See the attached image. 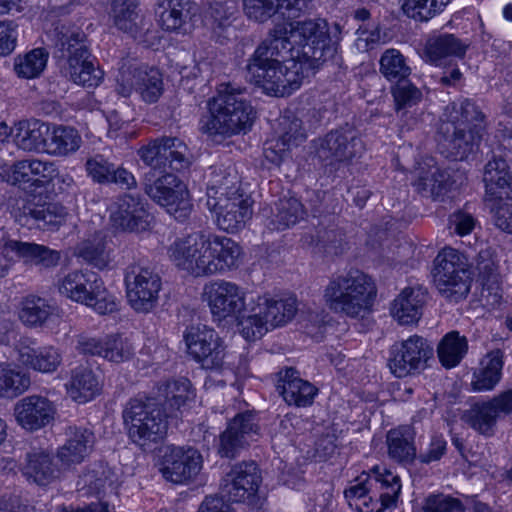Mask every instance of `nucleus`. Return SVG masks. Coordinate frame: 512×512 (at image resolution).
Here are the masks:
<instances>
[{"instance_id": "052dcab7", "label": "nucleus", "mask_w": 512, "mask_h": 512, "mask_svg": "<svg viewBox=\"0 0 512 512\" xmlns=\"http://www.w3.org/2000/svg\"><path fill=\"white\" fill-rule=\"evenodd\" d=\"M237 320L242 336L249 341L261 338L270 329L260 309L247 317L240 316Z\"/></svg>"}, {"instance_id": "3c124183", "label": "nucleus", "mask_w": 512, "mask_h": 512, "mask_svg": "<svg viewBox=\"0 0 512 512\" xmlns=\"http://www.w3.org/2000/svg\"><path fill=\"white\" fill-rule=\"evenodd\" d=\"M135 0H115L113 3L114 23L119 30L135 36L138 32L139 14Z\"/></svg>"}, {"instance_id": "423d86ee", "label": "nucleus", "mask_w": 512, "mask_h": 512, "mask_svg": "<svg viewBox=\"0 0 512 512\" xmlns=\"http://www.w3.org/2000/svg\"><path fill=\"white\" fill-rule=\"evenodd\" d=\"M400 492L398 475L385 468L374 467L370 473H362L352 481L344 496L356 512H383L396 505Z\"/></svg>"}, {"instance_id": "6e6552de", "label": "nucleus", "mask_w": 512, "mask_h": 512, "mask_svg": "<svg viewBox=\"0 0 512 512\" xmlns=\"http://www.w3.org/2000/svg\"><path fill=\"white\" fill-rule=\"evenodd\" d=\"M60 294L91 307L100 315L117 311L116 298L108 292L102 279L88 269L68 273L58 284Z\"/></svg>"}, {"instance_id": "f3484780", "label": "nucleus", "mask_w": 512, "mask_h": 512, "mask_svg": "<svg viewBox=\"0 0 512 512\" xmlns=\"http://www.w3.org/2000/svg\"><path fill=\"white\" fill-rule=\"evenodd\" d=\"M188 354L205 369H219L229 356L223 339L206 325L190 326L184 333Z\"/></svg>"}, {"instance_id": "2eb2a0df", "label": "nucleus", "mask_w": 512, "mask_h": 512, "mask_svg": "<svg viewBox=\"0 0 512 512\" xmlns=\"http://www.w3.org/2000/svg\"><path fill=\"white\" fill-rule=\"evenodd\" d=\"M433 354L434 349L426 338L412 335L391 346L388 366L398 378L415 375L426 369Z\"/></svg>"}, {"instance_id": "13d9d810", "label": "nucleus", "mask_w": 512, "mask_h": 512, "mask_svg": "<svg viewBox=\"0 0 512 512\" xmlns=\"http://www.w3.org/2000/svg\"><path fill=\"white\" fill-rule=\"evenodd\" d=\"M397 112L417 105L422 99V92L412 83L402 81L391 89Z\"/></svg>"}, {"instance_id": "7c9ffc66", "label": "nucleus", "mask_w": 512, "mask_h": 512, "mask_svg": "<svg viewBox=\"0 0 512 512\" xmlns=\"http://www.w3.org/2000/svg\"><path fill=\"white\" fill-rule=\"evenodd\" d=\"M197 5L191 0H168L166 9L160 15L161 27L169 32L189 34L193 30V17Z\"/></svg>"}, {"instance_id": "412c9836", "label": "nucleus", "mask_w": 512, "mask_h": 512, "mask_svg": "<svg viewBox=\"0 0 512 512\" xmlns=\"http://www.w3.org/2000/svg\"><path fill=\"white\" fill-rule=\"evenodd\" d=\"M202 469V456L192 447L167 446L162 455V476L174 484L192 481Z\"/></svg>"}, {"instance_id": "f03ea898", "label": "nucleus", "mask_w": 512, "mask_h": 512, "mask_svg": "<svg viewBox=\"0 0 512 512\" xmlns=\"http://www.w3.org/2000/svg\"><path fill=\"white\" fill-rule=\"evenodd\" d=\"M486 130L485 115L468 99L448 104L436 133L440 152L449 159L462 161L479 149Z\"/></svg>"}, {"instance_id": "dca6fc26", "label": "nucleus", "mask_w": 512, "mask_h": 512, "mask_svg": "<svg viewBox=\"0 0 512 512\" xmlns=\"http://www.w3.org/2000/svg\"><path fill=\"white\" fill-rule=\"evenodd\" d=\"M317 158L326 165L349 163L361 155L364 144L355 128L349 125L331 130L314 141Z\"/></svg>"}, {"instance_id": "58836bf2", "label": "nucleus", "mask_w": 512, "mask_h": 512, "mask_svg": "<svg viewBox=\"0 0 512 512\" xmlns=\"http://www.w3.org/2000/svg\"><path fill=\"white\" fill-rule=\"evenodd\" d=\"M474 273L478 272V281L482 285V296L491 305L498 304L502 298V288L498 266L493 258H475Z\"/></svg>"}, {"instance_id": "4468645a", "label": "nucleus", "mask_w": 512, "mask_h": 512, "mask_svg": "<svg viewBox=\"0 0 512 512\" xmlns=\"http://www.w3.org/2000/svg\"><path fill=\"white\" fill-rule=\"evenodd\" d=\"M214 322L239 319L246 308V292L234 282L213 280L203 286L201 294Z\"/></svg>"}, {"instance_id": "c756f323", "label": "nucleus", "mask_w": 512, "mask_h": 512, "mask_svg": "<svg viewBox=\"0 0 512 512\" xmlns=\"http://www.w3.org/2000/svg\"><path fill=\"white\" fill-rule=\"evenodd\" d=\"M428 299V290L422 286L406 287L391 305L392 316L402 325L417 323Z\"/></svg>"}, {"instance_id": "6e6d98bb", "label": "nucleus", "mask_w": 512, "mask_h": 512, "mask_svg": "<svg viewBox=\"0 0 512 512\" xmlns=\"http://www.w3.org/2000/svg\"><path fill=\"white\" fill-rule=\"evenodd\" d=\"M306 139L302 121L293 115L279 119V140L283 147L298 146Z\"/></svg>"}, {"instance_id": "69168bd1", "label": "nucleus", "mask_w": 512, "mask_h": 512, "mask_svg": "<svg viewBox=\"0 0 512 512\" xmlns=\"http://www.w3.org/2000/svg\"><path fill=\"white\" fill-rule=\"evenodd\" d=\"M86 171L88 175L97 183H109L111 180L114 164L110 163L103 156H95L86 162Z\"/></svg>"}, {"instance_id": "bb28decb", "label": "nucleus", "mask_w": 512, "mask_h": 512, "mask_svg": "<svg viewBox=\"0 0 512 512\" xmlns=\"http://www.w3.org/2000/svg\"><path fill=\"white\" fill-rule=\"evenodd\" d=\"M66 441L57 450V458L63 468L80 464L91 452L95 436L94 433L81 426H69L66 431Z\"/></svg>"}, {"instance_id": "20e7f679", "label": "nucleus", "mask_w": 512, "mask_h": 512, "mask_svg": "<svg viewBox=\"0 0 512 512\" xmlns=\"http://www.w3.org/2000/svg\"><path fill=\"white\" fill-rule=\"evenodd\" d=\"M377 296L374 279L357 268L331 275L323 289V301L335 314L363 318L372 311Z\"/></svg>"}, {"instance_id": "8fccbe9b", "label": "nucleus", "mask_w": 512, "mask_h": 512, "mask_svg": "<svg viewBox=\"0 0 512 512\" xmlns=\"http://www.w3.org/2000/svg\"><path fill=\"white\" fill-rule=\"evenodd\" d=\"M30 384L28 374L13 369L7 364H0V397H16L24 393Z\"/></svg>"}, {"instance_id": "6ab92c4d", "label": "nucleus", "mask_w": 512, "mask_h": 512, "mask_svg": "<svg viewBox=\"0 0 512 512\" xmlns=\"http://www.w3.org/2000/svg\"><path fill=\"white\" fill-rule=\"evenodd\" d=\"M217 190L211 187L207 190V207L217 214L216 222L220 229L227 232H235L244 227L246 221L251 218L252 210L248 201L237 190L230 195L221 192L216 197Z\"/></svg>"}, {"instance_id": "e433bc0d", "label": "nucleus", "mask_w": 512, "mask_h": 512, "mask_svg": "<svg viewBox=\"0 0 512 512\" xmlns=\"http://www.w3.org/2000/svg\"><path fill=\"white\" fill-rule=\"evenodd\" d=\"M503 355L500 350L488 353L481 361L480 368L474 372L472 387L474 391H491L499 383L502 375Z\"/></svg>"}, {"instance_id": "49530a36", "label": "nucleus", "mask_w": 512, "mask_h": 512, "mask_svg": "<svg viewBox=\"0 0 512 512\" xmlns=\"http://www.w3.org/2000/svg\"><path fill=\"white\" fill-rule=\"evenodd\" d=\"M379 72L386 80L397 84L410 76L411 68L399 50L389 48L380 57Z\"/></svg>"}, {"instance_id": "4d7b16f0", "label": "nucleus", "mask_w": 512, "mask_h": 512, "mask_svg": "<svg viewBox=\"0 0 512 512\" xmlns=\"http://www.w3.org/2000/svg\"><path fill=\"white\" fill-rule=\"evenodd\" d=\"M280 0H243L245 15L258 23H264L281 12Z\"/></svg>"}, {"instance_id": "393cba45", "label": "nucleus", "mask_w": 512, "mask_h": 512, "mask_svg": "<svg viewBox=\"0 0 512 512\" xmlns=\"http://www.w3.org/2000/svg\"><path fill=\"white\" fill-rule=\"evenodd\" d=\"M110 219L116 228L123 231L140 232L148 229L151 217L139 198L124 195L116 202Z\"/></svg>"}, {"instance_id": "2f4dec72", "label": "nucleus", "mask_w": 512, "mask_h": 512, "mask_svg": "<svg viewBox=\"0 0 512 512\" xmlns=\"http://www.w3.org/2000/svg\"><path fill=\"white\" fill-rule=\"evenodd\" d=\"M415 430L410 425H400L386 434L387 454L399 464H411L417 457Z\"/></svg>"}, {"instance_id": "bf43d9fd", "label": "nucleus", "mask_w": 512, "mask_h": 512, "mask_svg": "<svg viewBox=\"0 0 512 512\" xmlns=\"http://www.w3.org/2000/svg\"><path fill=\"white\" fill-rule=\"evenodd\" d=\"M484 184V202L487 207H494L495 204L503 201H512V175L499 176V180L495 181L493 186L488 182H484Z\"/></svg>"}, {"instance_id": "338daca9", "label": "nucleus", "mask_w": 512, "mask_h": 512, "mask_svg": "<svg viewBox=\"0 0 512 512\" xmlns=\"http://www.w3.org/2000/svg\"><path fill=\"white\" fill-rule=\"evenodd\" d=\"M209 256H240L242 249L240 245L228 237H209L207 246Z\"/></svg>"}, {"instance_id": "4c0bfd02", "label": "nucleus", "mask_w": 512, "mask_h": 512, "mask_svg": "<svg viewBox=\"0 0 512 512\" xmlns=\"http://www.w3.org/2000/svg\"><path fill=\"white\" fill-rule=\"evenodd\" d=\"M258 309L261 310L270 329L286 324L292 320L297 312L295 298L274 300L268 296H259L257 299Z\"/></svg>"}, {"instance_id": "f257e3e1", "label": "nucleus", "mask_w": 512, "mask_h": 512, "mask_svg": "<svg viewBox=\"0 0 512 512\" xmlns=\"http://www.w3.org/2000/svg\"><path fill=\"white\" fill-rule=\"evenodd\" d=\"M290 44L287 24L277 23L247 61L248 80L268 95L289 96L302 84L300 65L291 61L288 66L279 59L283 51L291 50Z\"/></svg>"}, {"instance_id": "c9c22d12", "label": "nucleus", "mask_w": 512, "mask_h": 512, "mask_svg": "<svg viewBox=\"0 0 512 512\" xmlns=\"http://www.w3.org/2000/svg\"><path fill=\"white\" fill-rule=\"evenodd\" d=\"M58 316V308L45 298L28 295L21 303L19 318L28 327H42Z\"/></svg>"}, {"instance_id": "aec40b11", "label": "nucleus", "mask_w": 512, "mask_h": 512, "mask_svg": "<svg viewBox=\"0 0 512 512\" xmlns=\"http://www.w3.org/2000/svg\"><path fill=\"white\" fill-rule=\"evenodd\" d=\"M500 413H512V388L487 400L475 402L461 415V420L481 435L492 436Z\"/></svg>"}, {"instance_id": "a878e982", "label": "nucleus", "mask_w": 512, "mask_h": 512, "mask_svg": "<svg viewBox=\"0 0 512 512\" xmlns=\"http://www.w3.org/2000/svg\"><path fill=\"white\" fill-rule=\"evenodd\" d=\"M277 390L290 406L308 407L314 402L318 389L309 381L300 378L294 368H286L279 373Z\"/></svg>"}, {"instance_id": "72a5a7b5", "label": "nucleus", "mask_w": 512, "mask_h": 512, "mask_svg": "<svg viewBox=\"0 0 512 512\" xmlns=\"http://www.w3.org/2000/svg\"><path fill=\"white\" fill-rule=\"evenodd\" d=\"M241 258H174L175 265L193 277L209 276L235 270Z\"/></svg>"}, {"instance_id": "7ed1b4c3", "label": "nucleus", "mask_w": 512, "mask_h": 512, "mask_svg": "<svg viewBox=\"0 0 512 512\" xmlns=\"http://www.w3.org/2000/svg\"><path fill=\"white\" fill-rule=\"evenodd\" d=\"M47 37L59 58L65 59L62 73L72 82L83 87L98 86L103 72L95 67L83 30L67 18L58 19L51 24Z\"/></svg>"}, {"instance_id": "a211bd4d", "label": "nucleus", "mask_w": 512, "mask_h": 512, "mask_svg": "<svg viewBox=\"0 0 512 512\" xmlns=\"http://www.w3.org/2000/svg\"><path fill=\"white\" fill-rule=\"evenodd\" d=\"M186 144L176 137H162L152 140L138 151L141 160L151 171L165 172L169 167L180 171L189 165Z\"/></svg>"}, {"instance_id": "0e129e2a", "label": "nucleus", "mask_w": 512, "mask_h": 512, "mask_svg": "<svg viewBox=\"0 0 512 512\" xmlns=\"http://www.w3.org/2000/svg\"><path fill=\"white\" fill-rule=\"evenodd\" d=\"M32 179V186L42 187L57 176V166L54 162L42 161L40 159H28Z\"/></svg>"}, {"instance_id": "680f3d73", "label": "nucleus", "mask_w": 512, "mask_h": 512, "mask_svg": "<svg viewBox=\"0 0 512 512\" xmlns=\"http://www.w3.org/2000/svg\"><path fill=\"white\" fill-rule=\"evenodd\" d=\"M463 510L459 499L442 493L429 495L423 504V512H463Z\"/></svg>"}, {"instance_id": "79ce46f5", "label": "nucleus", "mask_w": 512, "mask_h": 512, "mask_svg": "<svg viewBox=\"0 0 512 512\" xmlns=\"http://www.w3.org/2000/svg\"><path fill=\"white\" fill-rule=\"evenodd\" d=\"M81 136L78 131L69 126H57L49 130L46 153L65 157L75 153L81 146Z\"/></svg>"}, {"instance_id": "5701e85b", "label": "nucleus", "mask_w": 512, "mask_h": 512, "mask_svg": "<svg viewBox=\"0 0 512 512\" xmlns=\"http://www.w3.org/2000/svg\"><path fill=\"white\" fill-rule=\"evenodd\" d=\"M222 491L232 502L254 498L262 482L261 472L253 461L234 465L223 479Z\"/></svg>"}, {"instance_id": "774afa93", "label": "nucleus", "mask_w": 512, "mask_h": 512, "mask_svg": "<svg viewBox=\"0 0 512 512\" xmlns=\"http://www.w3.org/2000/svg\"><path fill=\"white\" fill-rule=\"evenodd\" d=\"M317 238V246H320L324 253L333 255L343 253V237L340 231L323 229L318 232Z\"/></svg>"}, {"instance_id": "de8ad7c7", "label": "nucleus", "mask_w": 512, "mask_h": 512, "mask_svg": "<svg viewBox=\"0 0 512 512\" xmlns=\"http://www.w3.org/2000/svg\"><path fill=\"white\" fill-rule=\"evenodd\" d=\"M49 53L44 48H35L14 59V71L18 77L33 79L44 71Z\"/></svg>"}, {"instance_id": "9d476101", "label": "nucleus", "mask_w": 512, "mask_h": 512, "mask_svg": "<svg viewBox=\"0 0 512 512\" xmlns=\"http://www.w3.org/2000/svg\"><path fill=\"white\" fill-rule=\"evenodd\" d=\"M431 275L440 296L447 302L459 303L471 291L473 263H468L467 258H435Z\"/></svg>"}, {"instance_id": "c85d7f7f", "label": "nucleus", "mask_w": 512, "mask_h": 512, "mask_svg": "<svg viewBox=\"0 0 512 512\" xmlns=\"http://www.w3.org/2000/svg\"><path fill=\"white\" fill-rule=\"evenodd\" d=\"M23 475L40 486H47L60 476V468L54 462L53 453L42 448H32L26 453Z\"/></svg>"}, {"instance_id": "ddd939ff", "label": "nucleus", "mask_w": 512, "mask_h": 512, "mask_svg": "<svg viewBox=\"0 0 512 512\" xmlns=\"http://www.w3.org/2000/svg\"><path fill=\"white\" fill-rule=\"evenodd\" d=\"M126 297L131 308L138 313H148L158 304L162 289L161 277L152 268L132 263L124 273Z\"/></svg>"}, {"instance_id": "f8f14e48", "label": "nucleus", "mask_w": 512, "mask_h": 512, "mask_svg": "<svg viewBox=\"0 0 512 512\" xmlns=\"http://www.w3.org/2000/svg\"><path fill=\"white\" fill-rule=\"evenodd\" d=\"M115 91L124 98L136 91L144 102L155 103L164 91L163 77L157 68L124 62L116 77Z\"/></svg>"}, {"instance_id": "a18cd8bd", "label": "nucleus", "mask_w": 512, "mask_h": 512, "mask_svg": "<svg viewBox=\"0 0 512 512\" xmlns=\"http://www.w3.org/2000/svg\"><path fill=\"white\" fill-rule=\"evenodd\" d=\"M465 52L466 45L452 34H444L430 39L425 47L427 58L436 64L449 56L463 57Z\"/></svg>"}, {"instance_id": "b1692460", "label": "nucleus", "mask_w": 512, "mask_h": 512, "mask_svg": "<svg viewBox=\"0 0 512 512\" xmlns=\"http://www.w3.org/2000/svg\"><path fill=\"white\" fill-rule=\"evenodd\" d=\"M55 414L53 403L46 397L30 395L19 400L14 407L17 423L29 431L38 430L49 424Z\"/></svg>"}, {"instance_id": "f704fd0d", "label": "nucleus", "mask_w": 512, "mask_h": 512, "mask_svg": "<svg viewBox=\"0 0 512 512\" xmlns=\"http://www.w3.org/2000/svg\"><path fill=\"white\" fill-rule=\"evenodd\" d=\"M69 396L78 403H86L100 392V383L93 371L86 366L71 370L69 381L65 384Z\"/></svg>"}, {"instance_id": "37998d69", "label": "nucleus", "mask_w": 512, "mask_h": 512, "mask_svg": "<svg viewBox=\"0 0 512 512\" xmlns=\"http://www.w3.org/2000/svg\"><path fill=\"white\" fill-rule=\"evenodd\" d=\"M158 397L164 404L174 410H179L187 402L193 400L195 394L191 382L187 378L168 380L158 386Z\"/></svg>"}, {"instance_id": "a19ab883", "label": "nucleus", "mask_w": 512, "mask_h": 512, "mask_svg": "<svg viewBox=\"0 0 512 512\" xmlns=\"http://www.w3.org/2000/svg\"><path fill=\"white\" fill-rule=\"evenodd\" d=\"M23 216L34 221L42 230H56L66 221L67 212L63 206L55 203L25 205Z\"/></svg>"}, {"instance_id": "4be33fe9", "label": "nucleus", "mask_w": 512, "mask_h": 512, "mask_svg": "<svg viewBox=\"0 0 512 512\" xmlns=\"http://www.w3.org/2000/svg\"><path fill=\"white\" fill-rule=\"evenodd\" d=\"M259 430L256 415L253 412L238 413L229 421L227 428L219 436V455L225 458H235L249 444L253 436L258 435Z\"/></svg>"}, {"instance_id": "e2e57ef3", "label": "nucleus", "mask_w": 512, "mask_h": 512, "mask_svg": "<svg viewBox=\"0 0 512 512\" xmlns=\"http://www.w3.org/2000/svg\"><path fill=\"white\" fill-rule=\"evenodd\" d=\"M109 473L105 467L95 465L80 476L78 485L87 487L90 493L99 494L109 481Z\"/></svg>"}, {"instance_id": "5fc2aeb1", "label": "nucleus", "mask_w": 512, "mask_h": 512, "mask_svg": "<svg viewBox=\"0 0 512 512\" xmlns=\"http://www.w3.org/2000/svg\"><path fill=\"white\" fill-rule=\"evenodd\" d=\"M209 237L202 233H193L177 238L169 248L173 256H203L208 253Z\"/></svg>"}, {"instance_id": "603ef678", "label": "nucleus", "mask_w": 512, "mask_h": 512, "mask_svg": "<svg viewBox=\"0 0 512 512\" xmlns=\"http://www.w3.org/2000/svg\"><path fill=\"white\" fill-rule=\"evenodd\" d=\"M132 342L122 334H109L104 337L103 358L110 362L122 363L134 355Z\"/></svg>"}, {"instance_id": "0eeeda50", "label": "nucleus", "mask_w": 512, "mask_h": 512, "mask_svg": "<svg viewBox=\"0 0 512 512\" xmlns=\"http://www.w3.org/2000/svg\"><path fill=\"white\" fill-rule=\"evenodd\" d=\"M129 439L141 448L164 439L168 430V415L150 398H132L122 412Z\"/></svg>"}, {"instance_id": "09e8293b", "label": "nucleus", "mask_w": 512, "mask_h": 512, "mask_svg": "<svg viewBox=\"0 0 512 512\" xmlns=\"http://www.w3.org/2000/svg\"><path fill=\"white\" fill-rule=\"evenodd\" d=\"M451 0H402L403 13L417 22H428L444 11Z\"/></svg>"}, {"instance_id": "39448f33", "label": "nucleus", "mask_w": 512, "mask_h": 512, "mask_svg": "<svg viewBox=\"0 0 512 512\" xmlns=\"http://www.w3.org/2000/svg\"><path fill=\"white\" fill-rule=\"evenodd\" d=\"M245 89L222 83L208 101L209 115L200 120V131L211 137H231L251 129L256 112L243 96Z\"/></svg>"}, {"instance_id": "1a4fd4ad", "label": "nucleus", "mask_w": 512, "mask_h": 512, "mask_svg": "<svg viewBox=\"0 0 512 512\" xmlns=\"http://www.w3.org/2000/svg\"><path fill=\"white\" fill-rule=\"evenodd\" d=\"M289 26L288 39H293L301 47L300 56L312 68H317L334 56L336 47L331 41L325 20L309 19L290 22Z\"/></svg>"}, {"instance_id": "cd10ccee", "label": "nucleus", "mask_w": 512, "mask_h": 512, "mask_svg": "<svg viewBox=\"0 0 512 512\" xmlns=\"http://www.w3.org/2000/svg\"><path fill=\"white\" fill-rule=\"evenodd\" d=\"M10 133L8 126L2 123L0 135L4 139ZM13 133L14 142L18 148L27 152H46L47 140L49 137V125L39 120L20 121L15 125Z\"/></svg>"}, {"instance_id": "9b49d317", "label": "nucleus", "mask_w": 512, "mask_h": 512, "mask_svg": "<svg viewBox=\"0 0 512 512\" xmlns=\"http://www.w3.org/2000/svg\"><path fill=\"white\" fill-rule=\"evenodd\" d=\"M143 190L176 220L183 221L190 215L192 205L188 190L176 175L164 173L156 176V172L150 171L144 176Z\"/></svg>"}, {"instance_id": "ea45409f", "label": "nucleus", "mask_w": 512, "mask_h": 512, "mask_svg": "<svg viewBox=\"0 0 512 512\" xmlns=\"http://www.w3.org/2000/svg\"><path fill=\"white\" fill-rule=\"evenodd\" d=\"M468 352V340L456 330L446 333L437 345L439 362L446 369L460 364Z\"/></svg>"}, {"instance_id": "c03bdc74", "label": "nucleus", "mask_w": 512, "mask_h": 512, "mask_svg": "<svg viewBox=\"0 0 512 512\" xmlns=\"http://www.w3.org/2000/svg\"><path fill=\"white\" fill-rule=\"evenodd\" d=\"M303 216L304 209L301 202L294 197H284L275 203L270 225L273 229L284 230L295 225Z\"/></svg>"}, {"instance_id": "864d4df0", "label": "nucleus", "mask_w": 512, "mask_h": 512, "mask_svg": "<svg viewBox=\"0 0 512 512\" xmlns=\"http://www.w3.org/2000/svg\"><path fill=\"white\" fill-rule=\"evenodd\" d=\"M16 254L18 256H58V252L50 250L48 247L35 243L22 242L11 239L8 236L0 238V256Z\"/></svg>"}, {"instance_id": "473e14b6", "label": "nucleus", "mask_w": 512, "mask_h": 512, "mask_svg": "<svg viewBox=\"0 0 512 512\" xmlns=\"http://www.w3.org/2000/svg\"><path fill=\"white\" fill-rule=\"evenodd\" d=\"M18 361L28 369L50 374L61 365L62 356L53 346L35 348L21 343L18 347Z\"/></svg>"}]
</instances>
